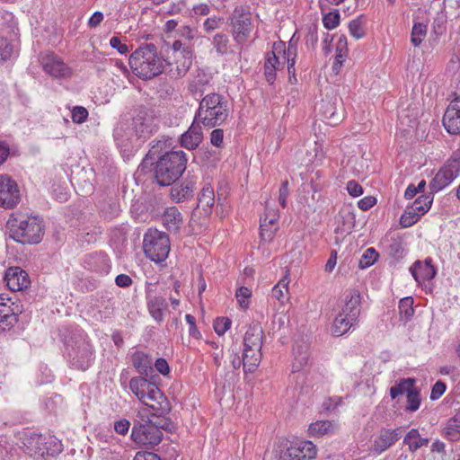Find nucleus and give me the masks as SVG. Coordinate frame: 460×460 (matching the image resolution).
I'll use <instances>...</instances> for the list:
<instances>
[{"instance_id": "49", "label": "nucleus", "mask_w": 460, "mask_h": 460, "mask_svg": "<svg viewBox=\"0 0 460 460\" xmlns=\"http://www.w3.org/2000/svg\"><path fill=\"white\" fill-rule=\"evenodd\" d=\"M252 296V291L246 287H241L236 290L235 296L239 305L246 309L249 306V298Z\"/></svg>"}, {"instance_id": "4", "label": "nucleus", "mask_w": 460, "mask_h": 460, "mask_svg": "<svg viewBox=\"0 0 460 460\" xmlns=\"http://www.w3.org/2000/svg\"><path fill=\"white\" fill-rule=\"evenodd\" d=\"M11 237L21 243H39L44 234L42 220L36 216L18 214L8 221Z\"/></svg>"}, {"instance_id": "5", "label": "nucleus", "mask_w": 460, "mask_h": 460, "mask_svg": "<svg viewBox=\"0 0 460 460\" xmlns=\"http://www.w3.org/2000/svg\"><path fill=\"white\" fill-rule=\"evenodd\" d=\"M129 389L145 405L160 413L167 412L169 403L158 386L144 376L132 377Z\"/></svg>"}, {"instance_id": "51", "label": "nucleus", "mask_w": 460, "mask_h": 460, "mask_svg": "<svg viewBox=\"0 0 460 460\" xmlns=\"http://www.w3.org/2000/svg\"><path fill=\"white\" fill-rule=\"evenodd\" d=\"M13 54V46L5 38H0V64L9 59Z\"/></svg>"}, {"instance_id": "23", "label": "nucleus", "mask_w": 460, "mask_h": 460, "mask_svg": "<svg viewBox=\"0 0 460 460\" xmlns=\"http://www.w3.org/2000/svg\"><path fill=\"white\" fill-rule=\"evenodd\" d=\"M132 364L141 376L147 377L154 373L153 359L151 356L143 351L133 353Z\"/></svg>"}, {"instance_id": "32", "label": "nucleus", "mask_w": 460, "mask_h": 460, "mask_svg": "<svg viewBox=\"0 0 460 460\" xmlns=\"http://www.w3.org/2000/svg\"><path fill=\"white\" fill-rule=\"evenodd\" d=\"M356 322V320H350L349 315L341 312L334 319L332 332L334 336L340 337L345 334Z\"/></svg>"}, {"instance_id": "1", "label": "nucleus", "mask_w": 460, "mask_h": 460, "mask_svg": "<svg viewBox=\"0 0 460 460\" xmlns=\"http://www.w3.org/2000/svg\"><path fill=\"white\" fill-rule=\"evenodd\" d=\"M129 66L137 77L146 80L163 73L164 59L158 54L155 45L146 44L130 55Z\"/></svg>"}, {"instance_id": "3", "label": "nucleus", "mask_w": 460, "mask_h": 460, "mask_svg": "<svg viewBox=\"0 0 460 460\" xmlns=\"http://www.w3.org/2000/svg\"><path fill=\"white\" fill-rule=\"evenodd\" d=\"M187 158L181 150L166 152L155 165V179L161 186L172 184L186 170Z\"/></svg>"}, {"instance_id": "50", "label": "nucleus", "mask_w": 460, "mask_h": 460, "mask_svg": "<svg viewBox=\"0 0 460 460\" xmlns=\"http://www.w3.org/2000/svg\"><path fill=\"white\" fill-rule=\"evenodd\" d=\"M349 31L351 36L359 40L365 36L363 22L360 19H354L349 24Z\"/></svg>"}, {"instance_id": "9", "label": "nucleus", "mask_w": 460, "mask_h": 460, "mask_svg": "<svg viewBox=\"0 0 460 460\" xmlns=\"http://www.w3.org/2000/svg\"><path fill=\"white\" fill-rule=\"evenodd\" d=\"M26 452L35 457L54 456L62 451V444L56 437L33 434L24 441Z\"/></svg>"}, {"instance_id": "63", "label": "nucleus", "mask_w": 460, "mask_h": 460, "mask_svg": "<svg viewBox=\"0 0 460 460\" xmlns=\"http://www.w3.org/2000/svg\"><path fill=\"white\" fill-rule=\"evenodd\" d=\"M224 139V131L220 128H216L211 132L210 141L215 146H220Z\"/></svg>"}, {"instance_id": "64", "label": "nucleus", "mask_w": 460, "mask_h": 460, "mask_svg": "<svg viewBox=\"0 0 460 460\" xmlns=\"http://www.w3.org/2000/svg\"><path fill=\"white\" fill-rule=\"evenodd\" d=\"M133 460H162L160 456L153 452H137Z\"/></svg>"}, {"instance_id": "59", "label": "nucleus", "mask_w": 460, "mask_h": 460, "mask_svg": "<svg viewBox=\"0 0 460 460\" xmlns=\"http://www.w3.org/2000/svg\"><path fill=\"white\" fill-rule=\"evenodd\" d=\"M289 194L288 190V181H284L281 183V186L279 188V201L282 208L287 207V199Z\"/></svg>"}, {"instance_id": "53", "label": "nucleus", "mask_w": 460, "mask_h": 460, "mask_svg": "<svg viewBox=\"0 0 460 460\" xmlns=\"http://www.w3.org/2000/svg\"><path fill=\"white\" fill-rule=\"evenodd\" d=\"M231 326V320L227 317H218L214 322V330L218 335H223Z\"/></svg>"}, {"instance_id": "45", "label": "nucleus", "mask_w": 460, "mask_h": 460, "mask_svg": "<svg viewBox=\"0 0 460 460\" xmlns=\"http://www.w3.org/2000/svg\"><path fill=\"white\" fill-rule=\"evenodd\" d=\"M433 201V197L430 194L421 195L420 196L412 205L417 207V211L420 214H425L430 208V206Z\"/></svg>"}, {"instance_id": "39", "label": "nucleus", "mask_w": 460, "mask_h": 460, "mask_svg": "<svg viewBox=\"0 0 460 460\" xmlns=\"http://www.w3.org/2000/svg\"><path fill=\"white\" fill-rule=\"evenodd\" d=\"M413 388H415L414 379L403 378L400 380L398 384L390 388V395L393 399H394L398 395L405 394L407 397L409 393L411 392Z\"/></svg>"}, {"instance_id": "57", "label": "nucleus", "mask_w": 460, "mask_h": 460, "mask_svg": "<svg viewBox=\"0 0 460 460\" xmlns=\"http://www.w3.org/2000/svg\"><path fill=\"white\" fill-rule=\"evenodd\" d=\"M314 159H311L312 163H322L323 160L326 156V153L323 150V146L322 143L314 142Z\"/></svg>"}, {"instance_id": "58", "label": "nucleus", "mask_w": 460, "mask_h": 460, "mask_svg": "<svg viewBox=\"0 0 460 460\" xmlns=\"http://www.w3.org/2000/svg\"><path fill=\"white\" fill-rule=\"evenodd\" d=\"M222 20V18L217 16L208 18L203 23L205 31L210 32L216 30L221 24Z\"/></svg>"}, {"instance_id": "19", "label": "nucleus", "mask_w": 460, "mask_h": 460, "mask_svg": "<svg viewBox=\"0 0 460 460\" xmlns=\"http://www.w3.org/2000/svg\"><path fill=\"white\" fill-rule=\"evenodd\" d=\"M342 313L350 317V320H358L360 314V293L357 289H350L346 293L345 305Z\"/></svg>"}, {"instance_id": "29", "label": "nucleus", "mask_w": 460, "mask_h": 460, "mask_svg": "<svg viewBox=\"0 0 460 460\" xmlns=\"http://www.w3.org/2000/svg\"><path fill=\"white\" fill-rule=\"evenodd\" d=\"M261 349H243V365L244 372L253 373L261 360Z\"/></svg>"}, {"instance_id": "12", "label": "nucleus", "mask_w": 460, "mask_h": 460, "mask_svg": "<svg viewBox=\"0 0 460 460\" xmlns=\"http://www.w3.org/2000/svg\"><path fill=\"white\" fill-rule=\"evenodd\" d=\"M460 173V149L455 151L445 165L430 181L432 191H439L448 186Z\"/></svg>"}, {"instance_id": "44", "label": "nucleus", "mask_w": 460, "mask_h": 460, "mask_svg": "<svg viewBox=\"0 0 460 460\" xmlns=\"http://www.w3.org/2000/svg\"><path fill=\"white\" fill-rule=\"evenodd\" d=\"M212 44L218 54L224 55L228 51L229 39L224 33H217L214 36Z\"/></svg>"}, {"instance_id": "38", "label": "nucleus", "mask_w": 460, "mask_h": 460, "mask_svg": "<svg viewBox=\"0 0 460 460\" xmlns=\"http://www.w3.org/2000/svg\"><path fill=\"white\" fill-rule=\"evenodd\" d=\"M308 361V352L306 346H300L294 349V361L292 364V373L299 372Z\"/></svg>"}, {"instance_id": "10", "label": "nucleus", "mask_w": 460, "mask_h": 460, "mask_svg": "<svg viewBox=\"0 0 460 460\" xmlns=\"http://www.w3.org/2000/svg\"><path fill=\"white\" fill-rule=\"evenodd\" d=\"M137 417L140 420L134 422L131 438L141 447L153 448L162 441L163 432L155 425H151L142 411L138 412Z\"/></svg>"}, {"instance_id": "13", "label": "nucleus", "mask_w": 460, "mask_h": 460, "mask_svg": "<svg viewBox=\"0 0 460 460\" xmlns=\"http://www.w3.org/2000/svg\"><path fill=\"white\" fill-rule=\"evenodd\" d=\"M286 62V45L283 41L275 42L272 50L265 57L264 75L270 84L276 79L277 71L283 68Z\"/></svg>"}, {"instance_id": "34", "label": "nucleus", "mask_w": 460, "mask_h": 460, "mask_svg": "<svg viewBox=\"0 0 460 460\" xmlns=\"http://www.w3.org/2000/svg\"><path fill=\"white\" fill-rule=\"evenodd\" d=\"M403 443L408 446L411 452H415L428 445L429 439L421 438L417 429H411L404 437Z\"/></svg>"}, {"instance_id": "33", "label": "nucleus", "mask_w": 460, "mask_h": 460, "mask_svg": "<svg viewBox=\"0 0 460 460\" xmlns=\"http://www.w3.org/2000/svg\"><path fill=\"white\" fill-rule=\"evenodd\" d=\"M444 436L453 442L460 439V411L447 420L444 429Z\"/></svg>"}, {"instance_id": "2", "label": "nucleus", "mask_w": 460, "mask_h": 460, "mask_svg": "<svg viewBox=\"0 0 460 460\" xmlns=\"http://www.w3.org/2000/svg\"><path fill=\"white\" fill-rule=\"evenodd\" d=\"M228 114L227 102L222 95L213 93L201 99L194 119L205 127L215 128L221 125Z\"/></svg>"}, {"instance_id": "6", "label": "nucleus", "mask_w": 460, "mask_h": 460, "mask_svg": "<svg viewBox=\"0 0 460 460\" xmlns=\"http://www.w3.org/2000/svg\"><path fill=\"white\" fill-rule=\"evenodd\" d=\"M143 249L146 256L155 262L165 261L171 250L169 236L157 229H148L144 235Z\"/></svg>"}, {"instance_id": "42", "label": "nucleus", "mask_w": 460, "mask_h": 460, "mask_svg": "<svg viewBox=\"0 0 460 460\" xmlns=\"http://www.w3.org/2000/svg\"><path fill=\"white\" fill-rule=\"evenodd\" d=\"M279 229L278 223L269 224L268 220L261 219L260 225L261 238L264 242L270 243L273 240L275 234Z\"/></svg>"}, {"instance_id": "14", "label": "nucleus", "mask_w": 460, "mask_h": 460, "mask_svg": "<svg viewBox=\"0 0 460 460\" xmlns=\"http://www.w3.org/2000/svg\"><path fill=\"white\" fill-rule=\"evenodd\" d=\"M20 199V190L16 181L6 174L0 175V206L13 208Z\"/></svg>"}, {"instance_id": "20", "label": "nucleus", "mask_w": 460, "mask_h": 460, "mask_svg": "<svg viewBox=\"0 0 460 460\" xmlns=\"http://www.w3.org/2000/svg\"><path fill=\"white\" fill-rule=\"evenodd\" d=\"M411 272L418 283H422L432 279L436 275V270L431 264V260H426L425 262L416 261L411 268Z\"/></svg>"}, {"instance_id": "17", "label": "nucleus", "mask_w": 460, "mask_h": 460, "mask_svg": "<svg viewBox=\"0 0 460 460\" xmlns=\"http://www.w3.org/2000/svg\"><path fill=\"white\" fill-rule=\"evenodd\" d=\"M4 281L12 291L23 290L31 283L27 272L19 267L9 268L5 273Z\"/></svg>"}, {"instance_id": "56", "label": "nucleus", "mask_w": 460, "mask_h": 460, "mask_svg": "<svg viewBox=\"0 0 460 460\" xmlns=\"http://www.w3.org/2000/svg\"><path fill=\"white\" fill-rule=\"evenodd\" d=\"M279 217V211L274 208H270L269 203H267L265 207L264 217L262 219L268 220L269 224L278 223Z\"/></svg>"}, {"instance_id": "27", "label": "nucleus", "mask_w": 460, "mask_h": 460, "mask_svg": "<svg viewBox=\"0 0 460 460\" xmlns=\"http://www.w3.org/2000/svg\"><path fill=\"white\" fill-rule=\"evenodd\" d=\"M162 218L164 226L171 232H177L182 224L181 214L175 207L166 208Z\"/></svg>"}, {"instance_id": "43", "label": "nucleus", "mask_w": 460, "mask_h": 460, "mask_svg": "<svg viewBox=\"0 0 460 460\" xmlns=\"http://www.w3.org/2000/svg\"><path fill=\"white\" fill-rule=\"evenodd\" d=\"M427 34V25L420 22L414 23L411 34V41L414 47H418L424 40Z\"/></svg>"}, {"instance_id": "30", "label": "nucleus", "mask_w": 460, "mask_h": 460, "mask_svg": "<svg viewBox=\"0 0 460 460\" xmlns=\"http://www.w3.org/2000/svg\"><path fill=\"white\" fill-rule=\"evenodd\" d=\"M262 329L258 325L250 327L243 338V349H261Z\"/></svg>"}, {"instance_id": "36", "label": "nucleus", "mask_w": 460, "mask_h": 460, "mask_svg": "<svg viewBox=\"0 0 460 460\" xmlns=\"http://www.w3.org/2000/svg\"><path fill=\"white\" fill-rule=\"evenodd\" d=\"M172 49L174 52L179 53L183 58V67L186 71L191 65L193 57V49L190 43L182 42L181 40H175L172 43Z\"/></svg>"}, {"instance_id": "28", "label": "nucleus", "mask_w": 460, "mask_h": 460, "mask_svg": "<svg viewBox=\"0 0 460 460\" xmlns=\"http://www.w3.org/2000/svg\"><path fill=\"white\" fill-rule=\"evenodd\" d=\"M12 305H0V332L10 330L18 321L17 314Z\"/></svg>"}, {"instance_id": "15", "label": "nucleus", "mask_w": 460, "mask_h": 460, "mask_svg": "<svg viewBox=\"0 0 460 460\" xmlns=\"http://www.w3.org/2000/svg\"><path fill=\"white\" fill-rule=\"evenodd\" d=\"M40 62L43 70L52 77L61 78L69 76L71 69L64 61L52 52L41 53Z\"/></svg>"}, {"instance_id": "55", "label": "nucleus", "mask_w": 460, "mask_h": 460, "mask_svg": "<svg viewBox=\"0 0 460 460\" xmlns=\"http://www.w3.org/2000/svg\"><path fill=\"white\" fill-rule=\"evenodd\" d=\"M341 403H342V397H341V396L329 397L323 402V408L325 411H333L336 409L337 406L341 405Z\"/></svg>"}, {"instance_id": "61", "label": "nucleus", "mask_w": 460, "mask_h": 460, "mask_svg": "<svg viewBox=\"0 0 460 460\" xmlns=\"http://www.w3.org/2000/svg\"><path fill=\"white\" fill-rule=\"evenodd\" d=\"M110 45L111 48L116 49L120 54H126L128 51V46L125 43H122L120 39L117 36L111 37L110 40Z\"/></svg>"}, {"instance_id": "11", "label": "nucleus", "mask_w": 460, "mask_h": 460, "mask_svg": "<svg viewBox=\"0 0 460 460\" xmlns=\"http://www.w3.org/2000/svg\"><path fill=\"white\" fill-rule=\"evenodd\" d=\"M279 448V460H313L317 456L316 446L309 440L286 441Z\"/></svg>"}, {"instance_id": "48", "label": "nucleus", "mask_w": 460, "mask_h": 460, "mask_svg": "<svg viewBox=\"0 0 460 460\" xmlns=\"http://www.w3.org/2000/svg\"><path fill=\"white\" fill-rule=\"evenodd\" d=\"M378 258V253L374 248H368L365 251L359 261L360 268H367L373 265Z\"/></svg>"}, {"instance_id": "62", "label": "nucleus", "mask_w": 460, "mask_h": 460, "mask_svg": "<svg viewBox=\"0 0 460 460\" xmlns=\"http://www.w3.org/2000/svg\"><path fill=\"white\" fill-rule=\"evenodd\" d=\"M347 190L353 197H358L363 194L362 186L355 181H349L347 183Z\"/></svg>"}, {"instance_id": "35", "label": "nucleus", "mask_w": 460, "mask_h": 460, "mask_svg": "<svg viewBox=\"0 0 460 460\" xmlns=\"http://www.w3.org/2000/svg\"><path fill=\"white\" fill-rule=\"evenodd\" d=\"M215 203L214 190L210 184H206L198 198V207H202L205 213H209Z\"/></svg>"}, {"instance_id": "31", "label": "nucleus", "mask_w": 460, "mask_h": 460, "mask_svg": "<svg viewBox=\"0 0 460 460\" xmlns=\"http://www.w3.org/2000/svg\"><path fill=\"white\" fill-rule=\"evenodd\" d=\"M338 429L335 422L330 420H318L309 426L308 431L312 437H322L327 434H333Z\"/></svg>"}, {"instance_id": "37", "label": "nucleus", "mask_w": 460, "mask_h": 460, "mask_svg": "<svg viewBox=\"0 0 460 460\" xmlns=\"http://www.w3.org/2000/svg\"><path fill=\"white\" fill-rule=\"evenodd\" d=\"M141 411L144 413V417L150 422V424L155 425L158 430H170L172 427V421L169 419L162 416L164 413L155 411L154 413L149 414L146 409H144Z\"/></svg>"}, {"instance_id": "18", "label": "nucleus", "mask_w": 460, "mask_h": 460, "mask_svg": "<svg viewBox=\"0 0 460 460\" xmlns=\"http://www.w3.org/2000/svg\"><path fill=\"white\" fill-rule=\"evenodd\" d=\"M402 434V429H386L380 433L375 439L372 449L377 454H381L398 441Z\"/></svg>"}, {"instance_id": "16", "label": "nucleus", "mask_w": 460, "mask_h": 460, "mask_svg": "<svg viewBox=\"0 0 460 460\" xmlns=\"http://www.w3.org/2000/svg\"><path fill=\"white\" fill-rule=\"evenodd\" d=\"M442 121L448 133L460 134V96H456L450 102Z\"/></svg>"}, {"instance_id": "41", "label": "nucleus", "mask_w": 460, "mask_h": 460, "mask_svg": "<svg viewBox=\"0 0 460 460\" xmlns=\"http://www.w3.org/2000/svg\"><path fill=\"white\" fill-rule=\"evenodd\" d=\"M399 314L401 320L408 322L411 319L414 309H413V298L411 296L404 297L399 302Z\"/></svg>"}, {"instance_id": "21", "label": "nucleus", "mask_w": 460, "mask_h": 460, "mask_svg": "<svg viewBox=\"0 0 460 460\" xmlns=\"http://www.w3.org/2000/svg\"><path fill=\"white\" fill-rule=\"evenodd\" d=\"M196 182L190 179H186L180 184L174 185L171 189V197L176 202L184 201L191 198L194 194Z\"/></svg>"}, {"instance_id": "24", "label": "nucleus", "mask_w": 460, "mask_h": 460, "mask_svg": "<svg viewBox=\"0 0 460 460\" xmlns=\"http://www.w3.org/2000/svg\"><path fill=\"white\" fill-rule=\"evenodd\" d=\"M290 270L285 267V273L281 279L272 288L271 295L272 297L277 299L280 304H285L286 301L289 300L288 285L290 282L289 279Z\"/></svg>"}, {"instance_id": "25", "label": "nucleus", "mask_w": 460, "mask_h": 460, "mask_svg": "<svg viewBox=\"0 0 460 460\" xmlns=\"http://www.w3.org/2000/svg\"><path fill=\"white\" fill-rule=\"evenodd\" d=\"M320 111L331 126H336L343 119L342 112L337 111L334 102L323 100L320 103Z\"/></svg>"}, {"instance_id": "46", "label": "nucleus", "mask_w": 460, "mask_h": 460, "mask_svg": "<svg viewBox=\"0 0 460 460\" xmlns=\"http://www.w3.org/2000/svg\"><path fill=\"white\" fill-rule=\"evenodd\" d=\"M296 56V46L292 42H289L288 49H286V62L288 63V74H295V58Z\"/></svg>"}, {"instance_id": "40", "label": "nucleus", "mask_w": 460, "mask_h": 460, "mask_svg": "<svg viewBox=\"0 0 460 460\" xmlns=\"http://www.w3.org/2000/svg\"><path fill=\"white\" fill-rule=\"evenodd\" d=\"M417 208H418L414 207L412 204L406 208L400 218V224L402 227L411 226L423 216V214L417 211Z\"/></svg>"}, {"instance_id": "52", "label": "nucleus", "mask_w": 460, "mask_h": 460, "mask_svg": "<svg viewBox=\"0 0 460 460\" xmlns=\"http://www.w3.org/2000/svg\"><path fill=\"white\" fill-rule=\"evenodd\" d=\"M340 22V13L338 11L330 12L325 14L323 18V23L324 27L328 30H332L339 25Z\"/></svg>"}, {"instance_id": "26", "label": "nucleus", "mask_w": 460, "mask_h": 460, "mask_svg": "<svg viewBox=\"0 0 460 460\" xmlns=\"http://www.w3.org/2000/svg\"><path fill=\"white\" fill-rule=\"evenodd\" d=\"M147 308L149 314L156 322H162L164 313L167 308V302L163 296H147Z\"/></svg>"}, {"instance_id": "8", "label": "nucleus", "mask_w": 460, "mask_h": 460, "mask_svg": "<svg viewBox=\"0 0 460 460\" xmlns=\"http://www.w3.org/2000/svg\"><path fill=\"white\" fill-rule=\"evenodd\" d=\"M68 357L71 364L81 370L87 369L93 360V348L83 332L77 333L67 343Z\"/></svg>"}, {"instance_id": "22", "label": "nucleus", "mask_w": 460, "mask_h": 460, "mask_svg": "<svg viewBox=\"0 0 460 460\" xmlns=\"http://www.w3.org/2000/svg\"><path fill=\"white\" fill-rule=\"evenodd\" d=\"M199 124L194 121L190 128L181 135V146L189 150L197 148L202 140V131Z\"/></svg>"}, {"instance_id": "54", "label": "nucleus", "mask_w": 460, "mask_h": 460, "mask_svg": "<svg viewBox=\"0 0 460 460\" xmlns=\"http://www.w3.org/2000/svg\"><path fill=\"white\" fill-rule=\"evenodd\" d=\"M88 111L84 107L75 106L72 111V120L76 124H81L87 119Z\"/></svg>"}, {"instance_id": "7", "label": "nucleus", "mask_w": 460, "mask_h": 460, "mask_svg": "<svg viewBox=\"0 0 460 460\" xmlns=\"http://www.w3.org/2000/svg\"><path fill=\"white\" fill-rule=\"evenodd\" d=\"M231 32L238 45H243L253 30L252 17L248 6H236L230 16Z\"/></svg>"}, {"instance_id": "60", "label": "nucleus", "mask_w": 460, "mask_h": 460, "mask_svg": "<svg viewBox=\"0 0 460 460\" xmlns=\"http://www.w3.org/2000/svg\"><path fill=\"white\" fill-rule=\"evenodd\" d=\"M446 391V385L442 381H438L432 387L430 399L437 400Z\"/></svg>"}, {"instance_id": "47", "label": "nucleus", "mask_w": 460, "mask_h": 460, "mask_svg": "<svg viewBox=\"0 0 460 460\" xmlns=\"http://www.w3.org/2000/svg\"><path fill=\"white\" fill-rule=\"evenodd\" d=\"M420 405V393L418 389L415 387L411 392L409 393L407 396V406L406 411H416Z\"/></svg>"}]
</instances>
